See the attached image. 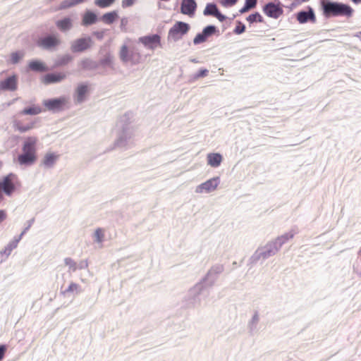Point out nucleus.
<instances>
[{"label": "nucleus", "instance_id": "obj_30", "mask_svg": "<svg viewBox=\"0 0 361 361\" xmlns=\"http://www.w3.org/2000/svg\"><path fill=\"white\" fill-rule=\"evenodd\" d=\"M39 118H37L36 120L31 121L26 125H23L20 121L16 120L13 122V127L16 130L21 133H24L34 128Z\"/></svg>", "mask_w": 361, "mask_h": 361}, {"label": "nucleus", "instance_id": "obj_4", "mask_svg": "<svg viewBox=\"0 0 361 361\" xmlns=\"http://www.w3.org/2000/svg\"><path fill=\"white\" fill-rule=\"evenodd\" d=\"M191 26L189 23L178 20L169 29L167 36L168 42H177L183 39L190 30Z\"/></svg>", "mask_w": 361, "mask_h": 361}, {"label": "nucleus", "instance_id": "obj_40", "mask_svg": "<svg viewBox=\"0 0 361 361\" xmlns=\"http://www.w3.org/2000/svg\"><path fill=\"white\" fill-rule=\"evenodd\" d=\"M246 20L249 23L250 25H252L253 23H263L264 22V18L260 14L259 12L255 11L251 14H250L247 18Z\"/></svg>", "mask_w": 361, "mask_h": 361}, {"label": "nucleus", "instance_id": "obj_64", "mask_svg": "<svg viewBox=\"0 0 361 361\" xmlns=\"http://www.w3.org/2000/svg\"><path fill=\"white\" fill-rule=\"evenodd\" d=\"M353 3L355 4H361V0H350Z\"/></svg>", "mask_w": 361, "mask_h": 361}, {"label": "nucleus", "instance_id": "obj_22", "mask_svg": "<svg viewBox=\"0 0 361 361\" xmlns=\"http://www.w3.org/2000/svg\"><path fill=\"white\" fill-rule=\"evenodd\" d=\"M37 159V155L23 152L18 156L17 161L20 166H30Z\"/></svg>", "mask_w": 361, "mask_h": 361}, {"label": "nucleus", "instance_id": "obj_1", "mask_svg": "<svg viewBox=\"0 0 361 361\" xmlns=\"http://www.w3.org/2000/svg\"><path fill=\"white\" fill-rule=\"evenodd\" d=\"M133 116V113L128 111L119 118L116 126V137L113 147L108 151L116 149L126 150L130 146L135 131L131 121Z\"/></svg>", "mask_w": 361, "mask_h": 361}, {"label": "nucleus", "instance_id": "obj_46", "mask_svg": "<svg viewBox=\"0 0 361 361\" xmlns=\"http://www.w3.org/2000/svg\"><path fill=\"white\" fill-rule=\"evenodd\" d=\"M95 241L97 243H101L104 241V231L102 228H97L94 233Z\"/></svg>", "mask_w": 361, "mask_h": 361}, {"label": "nucleus", "instance_id": "obj_18", "mask_svg": "<svg viewBox=\"0 0 361 361\" xmlns=\"http://www.w3.org/2000/svg\"><path fill=\"white\" fill-rule=\"evenodd\" d=\"M27 69V71L35 73H43L48 71L49 67L43 61L38 59H33L28 61Z\"/></svg>", "mask_w": 361, "mask_h": 361}, {"label": "nucleus", "instance_id": "obj_57", "mask_svg": "<svg viewBox=\"0 0 361 361\" xmlns=\"http://www.w3.org/2000/svg\"><path fill=\"white\" fill-rule=\"evenodd\" d=\"M7 217V214L6 210L0 209V224L3 222Z\"/></svg>", "mask_w": 361, "mask_h": 361}, {"label": "nucleus", "instance_id": "obj_3", "mask_svg": "<svg viewBox=\"0 0 361 361\" xmlns=\"http://www.w3.org/2000/svg\"><path fill=\"white\" fill-rule=\"evenodd\" d=\"M61 40L57 32H44L36 41L37 46L42 50L53 52L57 50Z\"/></svg>", "mask_w": 361, "mask_h": 361}, {"label": "nucleus", "instance_id": "obj_47", "mask_svg": "<svg viewBox=\"0 0 361 361\" xmlns=\"http://www.w3.org/2000/svg\"><path fill=\"white\" fill-rule=\"evenodd\" d=\"M214 8H215L214 11L216 13H212L213 17H215L216 18H217L220 22H224L228 18V17L226 15L223 14L221 12V11L219 9L218 6H215ZM210 14H212V13Z\"/></svg>", "mask_w": 361, "mask_h": 361}, {"label": "nucleus", "instance_id": "obj_9", "mask_svg": "<svg viewBox=\"0 0 361 361\" xmlns=\"http://www.w3.org/2000/svg\"><path fill=\"white\" fill-rule=\"evenodd\" d=\"M119 58L123 63L130 62L135 65L140 62L141 55L135 48L130 49L126 44H123L120 49Z\"/></svg>", "mask_w": 361, "mask_h": 361}, {"label": "nucleus", "instance_id": "obj_32", "mask_svg": "<svg viewBox=\"0 0 361 361\" xmlns=\"http://www.w3.org/2000/svg\"><path fill=\"white\" fill-rule=\"evenodd\" d=\"M79 66L83 71H94L97 69V61L90 58H85L80 61Z\"/></svg>", "mask_w": 361, "mask_h": 361}, {"label": "nucleus", "instance_id": "obj_16", "mask_svg": "<svg viewBox=\"0 0 361 361\" xmlns=\"http://www.w3.org/2000/svg\"><path fill=\"white\" fill-rule=\"evenodd\" d=\"M66 78V74L62 72H51L42 77V82L44 85H51L61 82Z\"/></svg>", "mask_w": 361, "mask_h": 361}, {"label": "nucleus", "instance_id": "obj_38", "mask_svg": "<svg viewBox=\"0 0 361 361\" xmlns=\"http://www.w3.org/2000/svg\"><path fill=\"white\" fill-rule=\"evenodd\" d=\"M25 56V51L23 50H17L13 51L10 54V63L11 64H18L23 59Z\"/></svg>", "mask_w": 361, "mask_h": 361}, {"label": "nucleus", "instance_id": "obj_52", "mask_svg": "<svg viewBox=\"0 0 361 361\" xmlns=\"http://www.w3.org/2000/svg\"><path fill=\"white\" fill-rule=\"evenodd\" d=\"M106 32V29H103L101 30H96L92 32V35L97 37L99 40H102L104 38L105 32Z\"/></svg>", "mask_w": 361, "mask_h": 361}, {"label": "nucleus", "instance_id": "obj_45", "mask_svg": "<svg viewBox=\"0 0 361 361\" xmlns=\"http://www.w3.org/2000/svg\"><path fill=\"white\" fill-rule=\"evenodd\" d=\"M116 0H94V4L101 8H105L111 6Z\"/></svg>", "mask_w": 361, "mask_h": 361}, {"label": "nucleus", "instance_id": "obj_8", "mask_svg": "<svg viewBox=\"0 0 361 361\" xmlns=\"http://www.w3.org/2000/svg\"><path fill=\"white\" fill-rule=\"evenodd\" d=\"M214 35H220L219 29L214 25H207L203 27L200 32L196 34L192 42L195 45H199L206 42L209 38Z\"/></svg>", "mask_w": 361, "mask_h": 361}, {"label": "nucleus", "instance_id": "obj_33", "mask_svg": "<svg viewBox=\"0 0 361 361\" xmlns=\"http://www.w3.org/2000/svg\"><path fill=\"white\" fill-rule=\"evenodd\" d=\"M295 235V232L291 230L289 232L285 233L283 235L278 236L273 241L280 250L283 245H284L289 240L292 239Z\"/></svg>", "mask_w": 361, "mask_h": 361}, {"label": "nucleus", "instance_id": "obj_36", "mask_svg": "<svg viewBox=\"0 0 361 361\" xmlns=\"http://www.w3.org/2000/svg\"><path fill=\"white\" fill-rule=\"evenodd\" d=\"M259 321V312L257 310H255L254 314L252 315L250 321L248 322V329L249 332L251 335H253L254 332L257 330V325Z\"/></svg>", "mask_w": 361, "mask_h": 361}, {"label": "nucleus", "instance_id": "obj_12", "mask_svg": "<svg viewBox=\"0 0 361 361\" xmlns=\"http://www.w3.org/2000/svg\"><path fill=\"white\" fill-rule=\"evenodd\" d=\"M138 43L142 44L146 49L154 50L161 46V36L159 34H149L138 38Z\"/></svg>", "mask_w": 361, "mask_h": 361}, {"label": "nucleus", "instance_id": "obj_56", "mask_svg": "<svg viewBox=\"0 0 361 361\" xmlns=\"http://www.w3.org/2000/svg\"><path fill=\"white\" fill-rule=\"evenodd\" d=\"M245 4L254 8L257 4V0H245Z\"/></svg>", "mask_w": 361, "mask_h": 361}, {"label": "nucleus", "instance_id": "obj_7", "mask_svg": "<svg viewBox=\"0 0 361 361\" xmlns=\"http://www.w3.org/2000/svg\"><path fill=\"white\" fill-rule=\"evenodd\" d=\"M42 104L48 111L55 114L61 112L66 109L68 100L66 97L61 96L44 99Z\"/></svg>", "mask_w": 361, "mask_h": 361}, {"label": "nucleus", "instance_id": "obj_20", "mask_svg": "<svg viewBox=\"0 0 361 361\" xmlns=\"http://www.w3.org/2000/svg\"><path fill=\"white\" fill-rule=\"evenodd\" d=\"M354 9L348 4L338 1L336 17L351 18L354 14Z\"/></svg>", "mask_w": 361, "mask_h": 361}, {"label": "nucleus", "instance_id": "obj_15", "mask_svg": "<svg viewBox=\"0 0 361 361\" xmlns=\"http://www.w3.org/2000/svg\"><path fill=\"white\" fill-rule=\"evenodd\" d=\"M90 93V86L87 82H80L74 92V101L77 104L83 103Z\"/></svg>", "mask_w": 361, "mask_h": 361}, {"label": "nucleus", "instance_id": "obj_61", "mask_svg": "<svg viewBox=\"0 0 361 361\" xmlns=\"http://www.w3.org/2000/svg\"><path fill=\"white\" fill-rule=\"evenodd\" d=\"M87 267V263L82 262L80 265V269H83Z\"/></svg>", "mask_w": 361, "mask_h": 361}, {"label": "nucleus", "instance_id": "obj_6", "mask_svg": "<svg viewBox=\"0 0 361 361\" xmlns=\"http://www.w3.org/2000/svg\"><path fill=\"white\" fill-rule=\"evenodd\" d=\"M93 44L94 40L92 37L83 34L71 42L70 49L73 54L84 53L90 49Z\"/></svg>", "mask_w": 361, "mask_h": 361}, {"label": "nucleus", "instance_id": "obj_19", "mask_svg": "<svg viewBox=\"0 0 361 361\" xmlns=\"http://www.w3.org/2000/svg\"><path fill=\"white\" fill-rule=\"evenodd\" d=\"M197 5L195 0H183L180 5V13L190 17L195 14Z\"/></svg>", "mask_w": 361, "mask_h": 361}, {"label": "nucleus", "instance_id": "obj_41", "mask_svg": "<svg viewBox=\"0 0 361 361\" xmlns=\"http://www.w3.org/2000/svg\"><path fill=\"white\" fill-rule=\"evenodd\" d=\"M74 291L79 293L80 291V286L76 283L71 282L67 288L61 291V293L65 296L68 293H73Z\"/></svg>", "mask_w": 361, "mask_h": 361}, {"label": "nucleus", "instance_id": "obj_53", "mask_svg": "<svg viewBox=\"0 0 361 361\" xmlns=\"http://www.w3.org/2000/svg\"><path fill=\"white\" fill-rule=\"evenodd\" d=\"M135 1L136 0H123L121 6L123 8L130 7L135 4Z\"/></svg>", "mask_w": 361, "mask_h": 361}, {"label": "nucleus", "instance_id": "obj_13", "mask_svg": "<svg viewBox=\"0 0 361 361\" xmlns=\"http://www.w3.org/2000/svg\"><path fill=\"white\" fill-rule=\"evenodd\" d=\"M338 1L331 0H320L319 5L322 15L326 18L336 17Z\"/></svg>", "mask_w": 361, "mask_h": 361}, {"label": "nucleus", "instance_id": "obj_58", "mask_svg": "<svg viewBox=\"0 0 361 361\" xmlns=\"http://www.w3.org/2000/svg\"><path fill=\"white\" fill-rule=\"evenodd\" d=\"M128 23V19L126 18H123L121 20V27H125Z\"/></svg>", "mask_w": 361, "mask_h": 361}, {"label": "nucleus", "instance_id": "obj_21", "mask_svg": "<svg viewBox=\"0 0 361 361\" xmlns=\"http://www.w3.org/2000/svg\"><path fill=\"white\" fill-rule=\"evenodd\" d=\"M37 142L36 137L29 136L25 138L23 143L22 152L37 155Z\"/></svg>", "mask_w": 361, "mask_h": 361}, {"label": "nucleus", "instance_id": "obj_60", "mask_svg": "<svg viewBox=\"0 0 361 361\" xmlns=\"http://www.w3.org/2000/svg\"><path fill=\"white\" fill-rule=\"evenodd\" d=\"M86 0H72V1H73L75 6L78 5V4H82L83 3L84 1H85Z\"/></svg>", "mask_w": 361, "mask_h": 361}, {"label": "nucleus", "instance_id": "obj_31", "mask_svg": "<svg viewBox=\"0 0 361 361\" xmlns=\"http://www.w3.org/2000/svg\"><path fill=\"white\" fill-rule=\"evenodd\" d=\"M73 59V57L70 54H65L59 56L54 61L52 68H57L65 66L71 63Z\"/></svg>", "mask_w": 361, "mask_h": 361}, {"label": "nucleus", "instance_id": "obj_14", "mask_svg": "<svg viewBox=\"0 0 361 361\" xmlns=\"http://www.w3.org/2000/svg\"><path fill=\"white\" fill-rule=\"evenodd\" d=\"M220 183V177L215 176L205 182L200 184L196 187L195 192L197 193H202L204 192L209 193L216 190Z\"/></svg>", "mask_w": 361, "mask_h": 361}, {"label": "nucleus", "instance_id": "obj_29", "mask_svg": "<svg viewBox=\"0 0 361 361\" xmlns=\"http://www.w3.org/2000/svg\"><path fill=\"white\" fill-rule=\"evenodd\" d=\"M56 25L61 32H66L72 28L73 21L70 17L66 16L58 20Z\"/></svg>", "mask_w": 361, "mask_h": 361}, {"label": "nucleus", "instance_id": "obj_59", "mask_svg": "<svg viewBox=\"0 0 361 361\" xmlns=\"http://www.w3.org/2000/svg\"><path fill=\"white\" fill-rule=\"evenodd\" d=\"M310 0H294V3L297 5V6H298L299 5H300L301 4L304 3V2H307L309 1Z\"/></svg>", "mask_w": 361, "mask_h": 361}, {"label": "nucleus", "instance_id": "obj_42", "mask_svg": "<svg viewBox=\"0 0 361 361\" xmlns=\"http://www.w3.org/2000/svg\"><path fill=\"white\" fill-rule=\"evenodd\" d=\"M208 74L209 70L207 68H201L196 73H195L190 76V79L192 80H197L199 78H203L207 77Z\"/></svg>", "mask_w": 361, "mask_h": 361}, {"label": "nucleus", "instance_id": "obj_43", "mask_svg": "<svg viewBox=\"0 0 361 361\" xmlns=\"http://www.w3.org/2000/svg\"><path fill=\"white\" fill-rule=\"evenodd\" d=\"M215 6H217V5L214 2L207 3L204 11H203V15L204 16H212V14H209V13H216L214 11Z\"/></svg>", "mask_w": 361, "mask_h": 361}, {"label": "nucleus", "instance_id": "obj_51", "mask_svg": "<svg viewBox=\"0 0 361 361\" xmlns=\"http://www.w3.org/2000/svg\"><path fill=\"white\" fill-rule=\"evenodd\" d=\"M238 0H220V4L226 8L233 6L237 4Z\"/></svg>", "mask_w": 361, "mask_h": 361}, {"label": "nucleus", "instance_id": "obj_48", "mask_svg": "<svg viewBox=\"0 0 361 361\" xmlns=\"http://www.w3.org/2000/svg\"><path fill=\"white\" fill-rule=\"evenodd\" d=\"M64 263L73 271H75L77 269L76 263L72 258H71V257L65 258Z\"/></svg>", "mask_w": 361, "mask_h": 361}, {"label": "nucleus", "instance_id": "obj_34", "mask_svg": "<svg viewBox=\"0 0 361 361\" xmlns=\"http://www.w3.org/2000/svg\"><path fill=\"white\" fill-rule=\"evenodd\" d=\"M98 67L102 68H113L114 66V56L110 52H107L102 58L98 61Z\"/></svg>", "mask_w": 361, "mask_h": 361}, {"label": "nucleus", "instance_id": "obj_23", "mask_svg": "<svg viewBox=\"0 0 361 361\" xmlns=\"http://www.w3.org/2000/svg\"><path fill=\"white\" fill-rule=\"evenodd\" d=\"M261 250V252L264 256V259H267L271 256L275 255L279 248L276 245L274 241H270L266 244L263 247H259Z\"/></svg>", "mask_w": 361, "mask_h": 361}, {"label": "nucleus", "instance_id": "obj_35", "mask_svg": "<svg viewBox=\"0 0 361 361\" xmlns=\"http://www.w3.org/2000/svg\"><path fill=\"white\" fill-rule=\"evenodd\" d=\"M119 16L118 11L114 10L109 12H106L104 13L101 17V20H102L104 23L107 25H111L114 23L117 19H118Z\"/></svg>", "mask_w": 361, "mask_h": 361}, {"label": "nucleus", "instance_id": "obj_2", "mask_svg": "<svg viewBox=\"0 0 361 361\" xmlns=\"http://www.w3.org/2000/svg\"><path fill=\"white\" fill-rule=\"evenodd\" d=\"M224 270V266L221 264L213 265L200 281L192 287V292H203L206 288L212 287Z\"/></svg>", "mask_w": 361, "mask_h": 361}, {"label": "nucleus", "instance_id": "obj_10", "mask_svg": "<svg viewBox=\"0 0 361 361\" xmlns=\"http://www.w3.org/2000/svg\"><path fill=\"white\" fill-rule=\"evenodd\" d=\"M262 11L267 16L278 19L283 13V4L279 0L269 1L262 6Z\"/></svg>", "mask_w": 361, "mask_h": 361}, {"label": "nucleus", "instance_id": "obj_28", "mask_svg": "<svg viewBox=\"0 0 361 361\" xmlns=\"http://www.w3.org/2000/svg\"><path fill=\"white\" fill-rule=\"evenodd\" d=\"M20 241V236H15L8 245L0 252V256L5 257V259L11 255L12 250L17 247L18 243Z\"/></svg>", "mask_w": 361, "mask_h": 361}, {"label": "nucleus", "instance_id": "obj_37", "mask_svg": "<svg viewBox=\"0 0 361 361\" xmlns=\"http://www.w3.org/2000/svg\"><path fill=\"white\" fill-rule=\"evenodd\" d=\"M41 112V107L35 105H32L30 106L25 107L22 111H20L19 114L35 116L39 114Z\"/></svg>", "mask_w": 361, "mask_h": 361}, {"label": "nucleus", "instance_id": "obj_17", "mask_svg": "<svg viewBox=\"0 0 361 361\" xmlns=\"http://www.w3.org/2000/svg\"><path fill=\"white\" fill-rule=\"evenodd\" d=\"M18 89V77L12 75L0 81V91L13 92Z\"/></svg>", "mask_w": 361, "mask_h": 361}, {"label": "nucleus", "instance_id": "obj_62", "mask_svg": "<svg viewBox=\"0 0 361 361\" xmlns=\"http://www.w3.org/2000/svg\"><path fill=\"white\" fill-rule=\"evenodd\" d=\"M297 7V5L294 3V1H293L290 5L289 6V8L290 10H293V8H296Z\"/></svg>", "mask_w": 361, "mask_h": 361}, {"label": "nucleus", "instance_id": "obj_11", "mask_svg": "<svg viewBox=\"0 0 361 361\" xmlns=\"http://www.w3.org/2000/svg\"><path fill=\"white\" fill-rule=\"evenodd\" d=\"M295 16L300 24H305L308 22L315 23L317 21L314 10L310 6H307L306 9H302L298 11L295 13Z\"/></svg>", "mask_w": 361, "mask_h": 361}, {"label": "nucleus", "instance_id": "obj_24", "mask_svg": "<svg viewBox=\"0 0 361 361\" xmlns=\"http://www.w3.org/2000/svg\"><path fill=\"white\" fill-rule=\"evenodd\" d=\"M192 288L190 289L188 298L185 300L186 306L188 307H195L197 305L200 304V295L202 294V292H192Z\"/></svg>", "mask_w": 361, "mask_h": 361}, {"label": "nucleus", "instance_id": "obj_26", "mask_svg": "<svg viewBox=\"0 0 361 361\" xmlns=\"http://www.w3.org/2000/svg\"><path fill=\"white\" fill-rule=\"evenodd\" d=\"M223 159V156L219 152H211L207 155V164L213 168L219 167Z\"/></svg>", "mask_w": 361, "mask_h": 361}, {"label": "nucleus", "instance_id": "obj_50", "mask_svg": "<svg viewBox=\"0 0 361 361\" xmlns=\"http://www.w3.org/2000/svg\"><path fill=\"white\" fill-rule=\"evenodd\" d=\"M34 222H35V218H32L27 221V226L24 228V229L22 231V232L18 235V236H20V240L22 239L23 236L29 231V229L32 226Z\"/></svg>", "mask_w": 361, "mask_h": 361}, {"label": "nucleus", "instance_id": "obj_5", "mask_svg": "<svg viewBox=\"0 0 361 361\" xmlns=\"http://www.w3.org/2000/svg\"><path fill=\"white\" fill-rule=\"evenodd\" d=\"M20 186L16 174L10 173L0 180L1 191L6 196L11 197Z\"/></svg>", "mask_w": 361, "mask_h": 361}, {"label": "nucleus", "instance_id": "obj_54", "mask_svg": "<svg viewBox=\"0 0 361 361\" xmlns=\"http://www.w3.org/2000/svg\"><path fill=\"white\" fill-rule=\"evenodd\" d=\"M8 346L6 344H0V361L4 358Z\"/></svg>", "mask_w": 361, "mask_h": 361}, {"label": "nucleus", "instance_id": "obj_44", "mask_svg": "<svg viewBox=\"0 0 361 361\" xmlns=\"http://www.w3.org/2000/svg\"><path fill=\"white\" fill-rule=\"evenodd\" d=\"M236 25L234 27L233 32L235 35H241L245 32L246 26L245 25L241 22L240 20H236Z\"/></svg>", "mask_w": 361, "mask_h": 361}, {"label": "nucleus", "instance_id": "obj_63", "mask_svg": "<svg viewBox=\"0 0 361 361\" xmlns=\"http://www.w3.org/2000/svg\"><path fill=\"white\" fill-rule=\"evenodd\" d=\"M190 61L192 62V63H199V61L197 59H195V58L194 59H190Z\"/></svg>", "mask_w": 361, "mask_h": 361}, {"label": "nucleus", "instance_id": "obj_27", "mask_svg": "<svg viewBox=\"0 0 361 361\" xmlns=\"http://www.w3.org/2000/svg\"><path fill=\"white\" fill-rule=\"evenodd\" d=\"M58 158L59 155L55 152H48L42 159L41 165L46 169H51L54 166Z\"/></svg>", "mask_w": 361, "mask_h": 361}, {"label": "nucleus", "instance_id": "obj_49", "mask_svg": "<svg viewBox=\"0 0 361 361\" xmlns=\"http://www.w3.org/2000/svg\"><path fill=\"white\" fill-rule=\"evenodd\" d=\"M73 6H75V4L72 0H64L61 2L59 9H67Z\"/></svg>", "mask_w": 361, "mask_h": 361}, {"label": "nucleus", "instance_id": "obj_39", "mask_svg": "<svg viewBox=\"0 0 361 361\" xmlns=\"http://www.w3.org/2000/svg\"><path fill=\"white\" fill-rule=\"evenodd\" d=\"M264 261V256L261 252V250L259 248L252 254V255L250 257L248 260L247 265L250 266L251 267L254 265H255L259 260Z\"/></svg>", "mask_w": 361, "mask_h": 361}, {"label": "nucleus", "instance_id": "obj_25", "mask_svg": "<svg viewBox=\"0 0 361 361\" xmlns=\"http://www.w3.org/2000/svg\"><path fill=\"white\" fill-rule=\"evenodd\" d=\"M97 15L91 10H87L82 18V25L83 26H90L95 24L98 21Z\"/></svg>", "mask_w": 361, "mask_h": 361}, {"label": "nucleus", "instance_id": "obj_55", "mask_svg": "<svg viewBox=\"0 0 361 361\" xmlns=\"http://www.w3.org/2000/svg\"><path fill=\"white\" fill-rule=\"evenodd\" d=\"M252 8L250 7V6L247 5V4L244 3L243 6L239 10V13L243 14L248 11L250 9H252Z\"/></svg>", "mask_w": 361, "mask_h": 361}]
</instances>
